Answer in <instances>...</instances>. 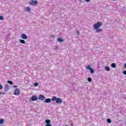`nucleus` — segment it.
<instances>
[{"label":"nucleus","instance_id":"obj_10","mask_svg":"<svg viewBox=\"0 0 126 126\" xmlns=\"http://www.w3.org/2000/svg\"><path fill=\"white\" fill-rule=\"evenodd\" d=\"M26 10L28 12H30L31 11V9L29 7H26Z\"/></svg>","mask_w":126,"mask_h":126},{"label":"nucleus","instance_id":"obj_29","mask_svg":"<svg viewBox=\"0 0 126 126\" xmlns=\"http://www.w3.org/2000/svg\"><path fill=\"white\" fill-rule=\"evenodd\" d=\"M77 35H79L80 33H79V31H77Z\"/></svg>","mask_w":126,"mask_h":126},{"label":"nucleus","instance_id":"obj_19","mask_svg":"<svg viewBox=\"0 0 126 126\" xmlns=\"http://www.w3.org/2000/svg\"><path fill=\"white\" fill-rule=\"evenodd\" d=\"M8 83H9V84H10V85H13V82L11 81H7Z\"/></svg>","mask_w":126,"mask_h":126},{"label":"nucleus","instance_id":"obj_25","mask_svg":"<svg viewBox=\"0 0 126 126\" xmlns=\"http://www.w3.org/2000/svg\"><path fill=\"white\" fill-rule=\"evenodd\" d=\"M123 74H124L125 75H126V70H125L123 71Z\"/></svg>","mask_w":126,"mask_h":126},{"label":"nucleus","instance_id":"obj_20","mask_svg":"<svg viewBox=\"0 0 126 126\" xmlns=\"http://www.w3.org/2000/svg\"><path fill=\"white\" fill-rule=\"evenodd\" d=\"M90 72H91V73H92V74H93V73H94V69H93V68H92L90 70Z\"/></svg>","mask_w":126,"mask_h":126},{"label":"nucleus","instance_id":"obj_5","mask_svg":"<svg viewBox=\"0 0 126 126\" xmlns=\"http://www.w3.org/2000/svg\"><path fill=\"white\" fill-rule=\"evenodd\" d=\"M31 100L32 101H37L38 100V97L35 95H32L31 97Z\"/></svg>","mask_w":126,"mask_h":126},{"label":"nucleus","instance_id":"obj_26","mask_svg":"<svg viewBox=\"0 0 126 126\" xmlns=\"http://www.w3.org/2000/svg\"><path fill=\"white\" fill-rule=\"evenodd\" d=\"M46 126H52V125L48 124H46Z\"/></svg>","mask_w":126,"mask_h":126},{"label":"nucleus","instance_id":"obj_23","mask_svg":"<svg viewBox=\"0 0 126 126\" xmlns=\"http://www.w3.org/2000/svg\"><path fill=\"white\" fill-rule=\"evenodd\" d=\"M33 85H34V86H38V82L34 83L33 84Z\"/></svg>","mask_w":126,"mask_h":126},{"label":"nucleus","instance_id":"obj_12","mask_svg":"<svg viewBox=\"0 0 126 126\" xmlns=\"http://www.w3.org/2000/svg\"><path fill=\"white\" fill-rule=\"evenodd\" d=\"M102 31H103V29H97L96 30V33H98V32H102Z\"/></svg>","mask_w":126,"mask_h":126},{"label":"nucleus","instance_id":"obj_17","mask_svg":"<svg viewBox=\"0 0 126 126\" xmlns=\"http://www.w3.org/2000/svg\"><path fill=\"white\" fill-rule=\"evenodd\" d=\"M116 63H113L111 64L112 67H113V68H116Z\"/></svg>","mask_w":126,"mask_h":126},{"label":"nucleus","instance_id":"obj_13","mask_svg":"<svg viewBox=\"0 0 126 126\" xmlns=\"http://www.w3.org/2000/svg\"><path fill=\"white\" fill-rule=\"evenodd\" d=\"M57 41H58V42H63V38H58L57 39Z\"/></svg>","mask_w":126,"mask_h":126},{"label":"nucleus","instance_id":"obj_7","mask_svg":"<svg viewBox=\"0 0 126 126\" xmlns=\"http://www.w3.org/2000/svg\"><path fill=\"white\" fill-rule=\"evenodd\" d=\"M22 39H24V40H26V39H28V36L26 35L25 34H23L21 35Z\"/></svg>","mask_w":126,"mask_h":126},{"label":"nucleus","instance_id":"obj_22","mask_svg":"<svg viewBox=\"0 0 126 126\" xmlns=\"http://www.w3.org/2000/svg\"><path fill=\"white\" fill-rule=\"evenodd\" d=\"M88 81H89V82H91V81H92V79H91L90 77H89L88 78Z\"/></svg>","mask_w":126,"mask_h":126},{"label":"nucleus","instance_id":"obj_14","mask_svg":"<svg viewBox=\"0 0 126 126\" xmlns=\"http://www.w3.org/2000/svg\"><path fill=\"white\" fill-rule=\"evenodd\" d=\"M105 70H106V71H110V67L106 66H105Z\"/></svg>","mask_w":126,"mask_h":126},{"label":"nucleus","instance_id":"obj_21","mask_svg":"<svg viewBox=\"0 0 126 126\" xmlns=\"http://www.w3.org/2000/svg\"><path fill=\"white\" fill-rule=\"evenodd\" d=\"M107 123H108V124H111L112 123V121L110 119H108L107 120Z\"/></svg>","mask_w":126,"mask_h":126},{"label":"nucleus","instance_id":"obj_35","mask_svg":"<svg viewBox=\"0 0 126 126\" xmlns=\"http://www.w3.org/2000/svg\"><path fill=\"white\" fill-rule=\"evenodd\" d=\"M0 94H1V93H0Z\"/></svg>","mask_w":126,"mask_h":126},{"label":"nucleus","instance_id":"obj_28","mask_svg":"<svg viewBox=\"0 0 126 126\" xmlns=\"http://www.w3.org/2000/svg\"><path fill=\"white\" fill-rule=\"evenodd\" d=\"M14 88H17V85H14L13 86Z\"/></svg>","mask_w":126,"mask_h":126},{"label":"nucleus","instance_id":"obj_33","mask_svg":"<svg viewBox=\"0 0 126 126\" xmlns=\"http://www.w3.org/2000/svg\"><path fill=\"white\" fill-rule=\"evenodd\" d=\"M71 126H73V124H71Z\"/></svg>","mask_w":126,"mask_h":126},{"label":"nucleus","instance_id":"obj_34","mask_svg":"<svg viewBox=\"0 0 126 126\" xmlns=\"http://www.w3.org/2000/svg\"><path fill=\"white\" fill-rule=\"evenodd\" d=\"M65 126H68V125H65Z\"/></svg>","mask_w":126,"mask_h":126},{"label":"nucleus","instance_id":"obj_27","mask_svg":"<svg viewBox=\"0 0 126 126\" xmlns=\"http://www.w3.org/2000/svg\"><path fill=\"white\" fill-rule=\"evenodd\" d=\"M2 89V85L0 84V90Z\"/></svg>","mask_w":126,"mask_h":126},{"label":"nucleus","instance_id":"obj_15","mask_svg":"<svg viewBox=\"0 0 126 126\" xmlns=\"http://www.w3.org/2000/svg\"><path fill=\"white\" fill-rule=\"evenodd\" d=\"M45 123L47 124H51V120L47 119L45 121Z\"/></svg>","mask_w":126,"mask_h":126},{"label":"nucleus","instance_id":"obj_11","mask_svg":"<svg viewBox=\"0 0 126 126\" xmlns=\"http://www.w3.org/2000/svg\"><path fill=\"white\" fill-rule=\"evenodd\" d=\"M51 102V99L50 98H46L45 100V103H50Z\"/></svg>","mask_w":126,"mask_h":126},{"label":"nucleus","instance_id":"obj_18","mask_svg":"<svg viewBox=\"0 0 126 126\" xmlns=\"http://www.w3.org/2000/svg\"><path fill=\"white\" fill-rule=\"evenodd\" d=\"M4 123L3 119H0V125H2Z\"/></svg>","mask_w":126,"mask_h":126},{"label":"nucleus","instance_id":"obj_31","mask_svg":"<svg viewBox=\"0 0 126 126\" xmlns=\"http://www.w3.org/2000/svg\"><path fill=\"white\" fill-rule=\"evenodd\" d=\"M124 66L125 68H126V63L124 64Z\"/></svg>","mask_w":126,"mask_h":126},{"label":"nucleus","instance_id":"obj_1","mask_svg":"<svg viewBox=\"0 0 126 126\" xmlns=\"http://www.w3.org/2000/svg\"><path fill=\"white\" fill-rule=\"evenodd\" d=\"M52 101H56L57 104H62L63 103V99L60 97H57L56 96H53L51 98Z\"/></svg>","mask_w":126,"mask_h":126},{"label":"nucleus","instance_id":"obj_8","mask_svg":"<svg viewBox=\"0 0 126 126\" xmlns=\"http://www.w3.org/2000/svg\"><path fill=\"white\" fill-rule=\"evenodd\" d=\"M5 91H8V90H9V86L8 85H5L4 87Z\"/></svg>","mask_w":126,"mask_h":126},{"label":"nucleus","instance_id":"obj_24","mask_svg":"<svg viewBox=\"0 0 126 126\" xmlns=\"http://www.w3.org/2000/svg\"><path fill=\"white\" fill-rule=\"evenodd\" d=\"M3 20V17L2 16H0V20Z\"/></svg>","mask_w":126,"mask_h":126},{"label":"nucleus","instance_id":"obj_36","mask_svg":"<svg viewBox=\"0 0 126 126\" xmlns=\"http://www.w3.org/2000/svg\"><path fill=\"white\" fill-rule=\"evenodd\" d=\"M114 0V1H115V0Z\"/></svg>","mask_w":126,"mask_h":126},{"label":"nucleus","instance_id":"obj_6","mask_svg":"<svg viewBox=\"0 0 126 126\" xmlns=\"http://www.w3.org/2000/svg\"><path fill=\"white\" fill-rule=\"evenodd\" d=\"M44 99H46V97L44 96L43 95H39L38 96V99L39 100H44Z\"/></svg>","mask_w":126,"mask_h":126},{"label":"nucleus","instance_id":"obj_3","mask_svg":"<svg viewBox=\"0 0 126 126\" xmlns=\"http://www.w3.org/2000/svg\"><path fill=\"white\" fill-rule=\"evenodd\" d=\"M29 4H30V5H37V4H38V1L37 0H31L29 2Z\"/></svg>","mask_w":126,"mask_h":126},{"label":"nucleus","instance_id":"obj_4","mask_svg":"<svg viewBox=\"0 0 126 126\" xmlns=\"http://www.w3.org/2000/svg\"><path fill=\"white\" fill-rule=\"evenodd\" d=\"M20 94V90L19 89H16L14 90V94L16 96L19 95Z\"/></svg>","mask_w":126,"mask_h":126},{"label":"nucleus","instance_id":"obj_32","mask_svg":"<svg viewBox=\"0 0 126 126\" xmlns=\"http://www.w3.org/2000/svg\"><path fill=\"white\" fill-rule=\"evenodd\" d=\"M51 37H53V38H55V36H54V35H53V34H52V35H51Z\"/></svg>","mask_w":126,"mask_h":126},{"label":"nucleus","instance_id":"obj_30","mask_svg":"<svg viewBox=\"0 0 126 126\" xmlns=\"http://www.w3.org/2000/svg\"><path fill=\"white\" fill-rule=\"evenodd\" d=\"M87 2H89L91 0H85Z\"/></svg>","mask_w":126,"mask_h":126},{"label":"nucleus","instance_id":"obj_9","mask_svg":"<svg viewBox=\"0 0 126 126\" xmlns=\"http://www.w3.org/2000/svg\"><path fill=\"white\" fill-rule=\"evenodd\" d=\"M86 68L88 70H90L92 68V67H91V66L89 64L87 66H86Z\"/></svg>","mask_w":126,"mask_h":126},{"label":"nucleus","instance_id":"obj_16","mask_svg":"<svg viewBox=\"0 0 126 126\" xmlns=\"http://www.w3.org/2000/svg\"><path fill=\"white\" fill-rule=\"evenodd\" d=\"M20 42L21 43V44H25V40L23 39H20Z\"/></svg>","mask_w":126,"mask_h":126},{"label":"nucleus","instance_id":"obj_2","mask_svg":"<svg viewBox=\"0 0 126 126\" xmlns=\"http://www.w3.org/2000/svg\"><path fill=\"white\" fill-rule=\"evenodd\" d=\"M102 23H101V22H97L96 23H95L94 25V28L95 30H97L99 28H100V27H101V26H102Z\"/></svg>","mask_w":126,"mask_h":126}]
</instances>
